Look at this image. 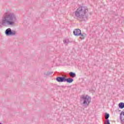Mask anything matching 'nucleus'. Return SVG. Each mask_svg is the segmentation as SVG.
<instances>
[{
    "mask_svg": "<svg viewBox=\"0 0 124 124\" xmlns=\"http://www.w3.org/2000/svg\"><path fill=\"white\" fill-rule=\"evenodd\" d=\"M0 124H1V123H0Z\"/></svg>",
    "mask_w": 124,
    "mask_h": 124,
    "instance_id": "dca6fc26",
    "label": "nucleus"
},
{
    "mask_svg": "<svg viewBox=\"0 0 124 124\" xmlns=\"http://www.w3.org/2000/svg\"><path fill=\"white\" fill-rule=\"evenodd\" d=\"M80 102L83 106L88 107L92 102V98L89 95H82L80 96Z\"/></svg>",
    "mask_w": 124,
    "mask_h": 124,
    "instance_id": "7ed1b4c3",
    "label": "nucleus"
},
{
    "mask_svg": "<svg viewBox=\"0 0 124 124\" xmlns=\"http://www.w3.org/2000/svg\"><path fill=\"white\" fill-rule=\"evenodd\" d=\"M81 30L79 29H75L73 31V33L75 36H79L81 34Z\"/></svg>",
    "mask_w": 124,
    "mask_h": 124,
    "instance_id": "39448f33",
    "label": "nucleus"
},
{
    "mask_svg": "<svg viewBox=\"0 0 124 124\" xmlns=\"http://www.w3.org/2000/svg\"><path fill=\"white\" fill-rule=\"evenodd\" d=\"M88 8L86 7H80L75 12V16L78 19H84L86 13L88 12Z\"/></svg>",
    "mask_w": 124,
    "mask_h": 124,
    "instance_id": "f03ea898",
    "label": "nucleus"
},
{
    "mask_svg": "<svg viewBox=\"0 0 124 124\" xmlns=\"http://www.w3.org/2000/svg\"><path fill=\"white\" fill-rule=\"evenodd\" d=\"M63 42L65 44H68L69 41L68 40V39H65V40H64Z\"/></svg>",
    "mask_w": 124,
    "mask_h": 124,
    "instance_id": "4468645a",
    "label": "nucleus"
},
{
    "mask_svg": "<svg viewBox=\"0 0 124 124\" xmlns=\"http://www.w3.org/2000/svg\"><path fill=\"white\" fill-rule=\"evenodd\" d=\"M80 36V38L81 39V40H83V39H85V37L87 36V34L85 33H81Z\"/></svg>",
    "mask_w": 124,
    "mask_h": 124,
    "instance_id": "6e6552de",
    "label": "nucleus"
},
{
    "mask_svg": "<svg viewBox=\"0 0 124 124\" xmlns=\"http://www.w3.org/2000/svg\"><path fill=\"white\" fill-rule=\"evenodd\" d=\"M105 124H110V121L109 119L107 120V122H105Z\"/></svg>",
    "mask_w": 124,
    "mask_h": 124,
    "instance_id": "2eb2a0df",
    "label": "nucleus"
},
{
    "mask_svg": "<svg viewBox=\"0 0 124 124\" xmlns=\"http://www.w3.org/2000/svg\"><path fill=\"white\" fill-rule=\"evenodd\" d=\"M16 21V16L14 13L5 14L0 21V25L3 27L13 26Z\"/></svg>",
    "mask_w": 124,
    "mask_h": 124,
    "instance_id": "f257e3e1",
    "label": "nucleus"
},
{
    "mask_svg": "<svg viewBox=\"0 0 124 124\" xmlns=\"http://www.w3.org/2000/svg\"><path fill=\"white\" fill-rule=\"evenodd\" d=\"M52 73H53V72H47L45 73L44 75H45L46 76H48V75L52 74Z\"/></svg>",
    "mask_w": 124,
    "mask_h": 124,
    "instance_id": "f8f14e48",
    "label": "nucleus"
},
{
    "mask_svg": "<svg viewBox=\"0 0 124 124\" xmlns=\"http://www.w3.org/2000/svg\"><path fill=\"white\" fill-rule=\"evenodd\" d=\"M120 120H121V123L122 124H124V112L122 111L120 113Z\"/></svg>",
    "mask_w": 124,
    "mask_h": 124,
    "instance_id": "0eeeda50",
    "label": "nucleus"
},
{
    "mask_svg": "<svg viewBox=\"0 0 124 124\" xmlns=\"http://www.w3.org/2000/svg\"><path fill=\"white\" fill-rule=\"evenodd\" d=\"M56 81L59 83H62V82H65V77H59L56 78Z\"/></svg>",
    "mask_w": 124,
    "mask_h": 124,
    "instance_id": "423d86ee",
    "label": "nucleus"
},
{
    "mask_svg": "<svg viewBox=\"0 0 124 124\" xmlns=\"http://www.w3.org/2000/svg\"><path fill=\"white\" fill-rule=\"evenodd\" d=\"M73 81H74L73 78H65V82H67V83H72Z\"/></svg>",
    "mask_w": 124,
    "mask_h": 124,
    "instance_id": "9d476101",
    "label": "nucleus"
},
{
    "mask_svg": "<svg viewBox=\"0 0 124 124\" xmlns=\"http://www.w3.org/2000/svg\"><path fill=\"white\" fill-rule=\"evenodd\" d=\"M119 107L120 109H124V103L123 102H121L119 104Z\"/></svg>",
    "mask_w": 124,
    "mask_h": 124,
    "instance_id": "9b49d317",
    "label": "nucleus"
},
{
    "mask_svg": "<svg viewBox=\"0 0 124 124\" xmlns=\"http://www.w3.org/2000/svg\"><path fill=\"white\" fill-rule=\"evenodd\" d=\"M70 77L72 78H75L76 77V74L74 72H71L69 73Z\"/></svg>",
    "mask_w": 124,
    "mask_h": 124,
    "instance_id": "1a4fd4ad",
    "label": "nucleus"
},
{
    "mask_svg": "<svg viewBox=\"0 0 124 124\" xmlns=\"http://www.w3.org/2000/svg\"><path fill=\"white\" fill-rule=\"evenodd\" d=\"M6 35L9 36V35H15L16 34V31L11 30V29H7L5 31Z\"/></svg>",
    "mask_w": 124,
    "mask_h": 124,
    "instance_id": "20e7f679",
    "label": "nucleus"
},
{
    "mask_svg": "<svg viewBox=\"0 0 124 124\" xmlns=\"http://www.w3.org/2000/svg\"><path fill=\"white\" fill-rule=\"evenodd\" d=\"M109 117H110V115L109 114V113L105 114V119H106L108 120V119H109Z\"/></svg>",
    "mask_w": 124,
    "mask_h": 124,
    "instance_id": "ddd939ff",
    "label": "nucleus"
}]
</instances>
